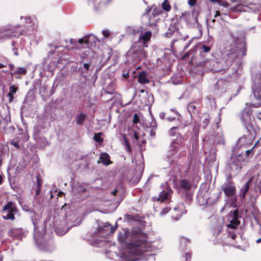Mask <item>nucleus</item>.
Returning <instances> with one entry per match:
<instances>
[{"label":"nucleus","instance_id":"f257e3e1","mask_svg":"<svg viewBox=\"0 0 261 261\" xmlns=\"http://www.w3.org/2000/svg\"><path fill=\"white\" fill-rule=\"evenodd\" d=\"M118 240L125 247L118 253L107 251L108 258L116 261H136L147 260L145 256H152V254L146 253L152 251L153 247L140 228L135 227L130 231L121 229L118 232Z\"/></svg>","mask_w":261,"mask_h":261},{"label":"nucleus","instance_id":"f03ea898","mask_svg":"<svg viewBox=\"0 0 261 261\" xmlns=\"http://www.w3.org/2000/svg\"><path fill=\"white\" fill-rule=\"evenodd\" d=\"M231 36L233 41V44L226 46L223 52V59L221 63L215 62L214 61H208L206 64L213 65V67H208L210 70L214 72H220L225 69L218 68L220 64L224 62L226 64V68H228L232 63L236 62V64L240 63L241 59L246 55V46L245 41V38L242 33L240 37H236L234 35L231 34Z\"/></svg>","mask_w":261,"mask_h":261},{"label":"nucleus","instance_id":"7ed1b4c3","mask_svg":"<svg viewBox=\"0 0 261 261\" xmlns=\"http://www.w3.org/2000/svg\"><path fill=\"white\" fill-rule=\"evenodd\" d=\"M34 216H32V221L34 226V237L35 241L37 246L40 249L47 251L52 252L55 247L52 240H47V234L45 233V229L43 228L42 232L37 230V221L35 218L36 214L33 212Z\"/></svg>","mask_w":261,"mask_h":261},{"label":"nucleus","instance_id":"20e7f679","mask_svg":"<svg viewBox=\"0 0 261 261\" xmlns=\"http://www.w3.org/2000/svg\"><path fill=\"white\" fill-rule=\"evenodd\" d=\"M117 226L116 224L114 227L111 226L109 223H106L103 226H100L97 229V232H95V235L97 236L98 238H100L101 236L103 239L94 237L92 245L97 247H101L104 245L105 240L107 239L106 237L113 233L116 230Z\"/></svg>","mask_w":261,"mask_h":261},{"label":"nucleus","instance_id":"39448f33","mask_svg":"<svg viewBox=\"0 0 261 261\" xmlns=\"http://www.w3.org/2000/svg\"><path fill=\"white\" fill-rule=\"evenodd\" d=\"M185 145L182 137L180 136L179 139L173 141L170 146V150L167 154V158L168 159L169 162L171 164L173 163L174 159H172V157L179 151L181 152L182 155L185 154Z\"/></svg>","mask_w":261,"mask_h":261},{"label":"nucleus","instance_id":"423d86ee","mask_svg":"<svg viewBox=\"0 0 261 261\" xmlns=\"http://www.w3.org/2000/svg\"><path fill=\"white\" fill-rule=\"evenodd\" d=\"M242 156L239 154L232 155L228 163L229 170L234 174H237L242 168Z\"/></svg>","mask_w":261,"mask_h":261},{"label":"nucleus","instance_id":"0eeeda50","mask_svg":"<svg viewBox=\"0 0 261 261\" xmlns=\"http://www.w3.org/2000/svg\"><path fill=\"white\" fill-rule=\"evenodd\" d=\"M261 91V82L259 81L258 83L255 82L252 86V94L251 95L252 98V103L251 105L254 108H258L261 105L260 99V92Z\"/></svg>","mask_w":261,"mask_h":261},{"label":"nucleus","instance_id":"6e6552de","mask_svg":"<svg viewBox=\"0 0 261 261\" xmlns=\"http://www.w3.org/2000/svg\"><path fill=\"white\" fill-rule=\"evenodd\" d=\"M43 224L44 227H45V228H46L47 226H48L49 228L52 227L54 228L57 234L59 236L64 235L68 231V229H63L61 230V228L58 226V224L54 221V218L51 219V217H48L44 220Z\"/></svg>","mask_w":261,"mask_h":261},{"label":"nucleus","instance_id":"1a4fd4ad","mask_svg":"<svg viewBox=\"0 0 261 261\" xmlns=\"http://www.w3.org/2000/svg\"><path fill=\"white\" fill-rule=\"evenodd\" d=\"M22 34V30H19L17 31L16 27L9 28L0 32V40L13 37H18L20 35Z\"/></svg>","mask_w":261,"mask_h":261},{"label":"nucleus","instance_id":"9d476101","mask_svg":"<svg viewBox=\"0 0 261 261\" xmlns=\"http://www.w3.org/2000/svg\"><path fill=\"white\" fill-rule=\"evenodd\" d=\"M228 220L229 223L227 225L228 228H236L240 224L238 220V211L237 210L230 211L229 213Z\"/></svg>","mask_w":261,"mask_h":261},{"label":"nucleus","instance_id":"9b49d317","mask_svg":"<svg viewBox=\"0 0 261 261\" xmlns=\"http://www.w3.org/2000/svg\"><path fill=\"white\" fill-rule=\"evenodd\" d=\"M222 190L227 197L233 196L236 193V187L234 184L230 181L225 182L222 186Z\"/></svg>","mask_w":261,"mask_h":261},{"label":"nucleus","instance_id":"f8f14e48","mask_svg":"<svg viewBox=\"0 0 261 261\" xmlns=\"http://www.w3.org/2000/svg\"><path fill=\"white\" fill-rule=\"evenodd\" d=\"M131 54L135 62H138L147 57V53L143 48L132 49Z\"/></svg>","mask_w":261,"mask_h":261},{"label":"nucleus","instance_id":"ddd939ff","mask_svg":"<svg viewBox=\"0 0 261 261\" xmlns=\"http://www.w3.org/2000/svg\"><path fill=\"white\" fill-rule=\"evenodd\" d=\"M252 142V136L251 135L244 136L238 140L237 145L238 147L246 148L251 146Z\"/></svg>","mask_w":261,"mask_h":261},{"label":"nucleus","instance_id":"4468645a","mask_svg":"<svg viewBox=\"0 0 261 261\" xmlns=\"http://www.w3.org/2000/svg\"><path fill=\"white\" fill-rule=\"evenodd\" d=\"M172 193L173 191L171 189V188L168 186H167L160 192L159 197L158 199L161 202L165 201L171 197Z\"/></svg>","mask_w":261,"mask_h":261},{"label":"nucleus","instance_id":"2eb2a0df","mask_svg":"<svg viewBox=\"0 0 261 261\" xmlns=\"http://www.w3.org/2000/svg\"><path fill=\"white\" fill-rule=\"evenodd\" d=\"M93 39L94 36L92 34L86 35L83 38L79 39L77 41V42L80 44L83 45L84 47L89 48L91 45H92L91 40H93Z\"/></svg>","mask_w":261,"mask_h":261},{"label":"nucleus","instance_id":"dca6fc26","mask_svg":"<svg viewBox=\"0 0 261 261\" xmlns=\"http://www.w3.org/2000/svg\"><path fill=\"white\" fill-rule=\"evenodd\" d=\"M9 236L13 238L21 239L25 236V231L22 228H12L9 231Z\"/></svg>","mask_w":261,"mask_h":261},{"label":"nucleus","instance_id":"f3484780","mask_svg":"<svg viewBox=\"0 0 261 261\" xmlns=\"http://www.w3.org/2000/svg\"><path fill=\"white\" fill-rule=\"evenodd\" d=\"M251 111L249 109H245L241 114V119L245 125H249L251 122Z\"/></svg>","mask_w":261,"mask_h":261},{"label":"nucleus","instance_id":"a211bd4d","mask_svg":"<svg viewBox=\"0 0 261 261\" xmlns=\"http://www.w3.org/2000/svg\"><path fill=\"white\" fill-rule=\"evenodd\" d=\"M253 6H254V5L247 6L240 4L237 5L233 8V10L236 12H250L251 11H255V10L253 9Z\"/></svg>","mask_w":261,"mask_h":261},{"label":"nucleus","instance_id":"6ab92c4d","mask_svg":"<svg viewBox=\"0 0 261 261\" xmlns=\"http://www.w3.org/2000/svg\"><path fill=\"white\" fill-rule=\"evenodd\" d=\"M192 187V183L186 179H182L180 180L179 185L177 186L178 190L183 189L186 191L189 190Z\"/></svg>","mask_w":261,"mask_h":261},{"label":"nucleus","instance_id":"aec40b11","mask_svg":"<svg viewBox=\"0 0 261 261\" xmlns=\"http://www.w3.org/2000/svg\"><path fill=\"white\" fill-rule=\"evenodd\" d=\"M252 182V179H250L248 180V181L245 184L244 187L240 190V196L242 198H244L245 197L246 194L248 192L249 188V186Z\"/></svg>","mask_w":261,"mask_h":261},{"label":"nucleus","instance_id":"412c9836","mask_svg":"<svg viewBox=\"0 0 261 261\" xmlns=\"http://www.w3.org/2000/svg\"><path fill=\"white\" fill-rule=\"evenodd\" d=\"M138 81L141 84H147L149 82L147 74L144 72H141L138 76Z\"/></svg>","mask_w":261,"mask_h":261},{"label":"nucleus","instance_id":"4be33fe9","mask_svg":"<svg viewBox=\"0 0 261 261\" xmlns=\"http://www.w3.org/2000/svg\"><path fill=\"white\" fill-rule=\"evenodd\" d=\"M151 35L152 33L151 31H147L144 33H142L139 37V41H142L143 44H145L146 42L150 40Z\"/></svg>","mask_w":261,"mask_h":261},{"label":"nucleus","instance_id":"5701e85b","mask_svg":"<svg viewBox=\"0 0 261 261\" xmlns=\"http://www.w3.org/2000/svg\"><path fill=\"white\" fill-rule=\"evenodd\" d=\"M17 211H7L3 212V218L5 220H13L15 219L14 213Z\"/></svg>","mask_w":261,"mask_h":261},{"label":"nucleus","instance_id":"b1692460","mask_svg":"<svg viewBox=\"0 0 261 261\" xmlns=\"http://www.w3.org/2000/svg\"><path fill=\"white\" fill-rule=\"evenodd\" d=\"M99 159L103 164L105 165H109L111 163L110 161V157L107 153H102L100 154Z\"/></svg>","mask_w":261,"mask_h":261},{"label":"nucleus","instance_id":"393cba45","mask_svg":"<svg viewBox=\"0 0 261 261\" xmlns=\"http://www.w3.org/2000/svg\"><path fill=\"white\" fill-rule=\"evenodd\" d=\"M3 211H17L16 207L14 205L12 201L8 202L3 207Z\"/></svg>","mask_w":261,"mask_h":261},{"label":"nucleus","instance_id":"a878e982","mask_svg":"<svg viewBox=\"0 0 261 261\" xmlns=\"http://www.w3.org/2000/svg\"><path fill=\"white\" fill-rule=\"evenodd\" d=\"M146 127L148 128H156V122L155 120L152 118V117H150V120H148L146 122Z\"/></svg>","mask_w":261,"mask_h":261},{"label":"nucleus","instance_id":"bb28decb","mask_svg":"<svg viewBox=\"0 0 261 261\" xmlns=\"http://www.w3.org/2000/svg\"><path fill=\"white\" fill-rule=\"evenodd\" d=\"M197 199L201 205L206 204L208 202L207 197L205 196V197H203V195L202 194H200L198 195Z\"/></svg>","mask_w":261,"mask_h":261},{"label":"nucleus","instance_id":"cd10ccee","mask_svg":"<svg viewBox=\"0 0 261 261\" xmlns=\"http://www.w3.org/2000/svg\"><path fill=\"white\" fill-rule=\"evenodd\" d=\"M187 109L190 115L192 116V114L195 113L196 106L194 103H190L188 105Z\"/></svg>","mask_w":261,"mask_h":261},{"label":"nucleus","instance_id":"c85d7f7f","mask_svg":"<svg viewBox=\"0 0 261 261\" xmlns=\"http://www.w3.org/2000/svg\"><path fill=\"white\" fill-rule=\"evenodd\" d=\"M85 119V116L83 114H80L76 117V123L81 125Z\"/></svg>","mask_w":261,"mask_h":261},{"label":"nucleus","instance_id":"c756f323","mask_svg":"<svg viewBox=\"0 0 261 261\" xmlns=\"http://www.w3.org/2000/svg\"><path fill=\"white\" fill-rule=\"evenodd\" d=\"M146 98H147V101L145 102L146 105H150L153 102L154 98L153 96L151 94L147 93Z\"/></svg>","mask_w":261,"mask_h":261},{"label":"nucleus","instance_id":"7c9ffc66","mask_svg":"<svg viewBox=\"0 0 261 261\" xmlns=\"http://www.w3.org/2000/svg\"><path fill=\"white\" fill-rule=\"evenodd\" d=\"M101 135H102L101 133H98L95 134L94 136V138H93L94 140L98 143L102 142L103 139L101 137Z\"/></svg>","mask_w":261,"mask_h":261},{"label":"nucleus","instance_id":"2f4dec72","mask_svg":"<svg viewBox=\"0 0 261 261\" xmlns=\"http://www.w3.org/2000/svg\"><path fill=\"white\" fill-rule=\"evenodd\" d=\"M27 72V69L25 67H18L14 71V74H24Z\"/></svg>","mask_w":261,"mask_h":261},{"label":"nucleus","instance_id":"473e14b6","mask_svg":"<svg viewBox=\"0 0 261 261\" xmlns=\"http://www.w3.org/2000/svg\"><path fill=\"white\" fill-rule=\"evenodd\" d=\"M257 143L250 149H247L245 151V155L246 157H249L250 156H252L254 154L253 149L255 147Z\"/></svg>","mask_w":261,"mask_h":261},{"label":"nucleus","instance_id":"72a5a7b5","mask_svg":"<svg viewBox=\"0 0 261 261\" xmlns=\"http://www.w3.org/2000/svg\"><path fill=\"white\" fill-rule=\"evenodd\" d=\"M162 8L166 11H169L170 10L171 7L167 0H165L162 3Z\"/></svg>","mask_w":261,"mask_h":261},{"label":"nucleus","instance_id":"f704fd0d","mask_svg":"<svg viewBox=\"0 0 261 261\" xmlns=\"http://www.w3.org/2000/svg\"><path fill=\"white\" fill-rule=\"evenodd\" d=\"M211 47L210 46H206L203 44L200 46V53H208L211 50Z\"/></svg>","mask_w":261,"mask_h":261},{"label":"nucleus","instance_id":"c9c22d12","mask_svg":"<svg viewBox=\"0 0 261 261\" xmlns=\"http://www.w3.org/2000/svg\"><path fill=\"white\" fill-rule=\"evenodd\" d=\"M210 121V118L209 116H206L205 118H204L202 121V126L204 128H205L209 124Z\"/></svg>","mask_w":261,"mask_h":261},{"label":"nucleus","instance_id":"e433bc0d","mask_svg":"<svg viewBox=\"0 0 261 261\" xmlns=\"http://www.w3.org/2000/svg\"><path fill=\"white\" fill-rule=\"evenodd\" d=\"M57 64L55 62H50L48 65V69L50 71H53L56 67Z\"/></svg>","mask_w":261,"mask_h":261},{"label":"nucleus","instance_id":"4c0bfd02","mask_svg":"<svg viewBox=\"0 0 261 261\" xmlns=\"http://www.w3.org/2000/svg\"><path fill=\"white\" fill-rule=\"evenodd\" d=\"M177 127H172L169 131V134L171 136H174L176 134L175 130L177 129Z\"/></svg>","mask_w":261,"mask_h":261},{"label":"nucleus","instance_id":"58836bf2","mask_svg":"<svg viewBox=\"0 0 261 261\" xmlns=\"http://www.w3.org/2000/svg\"><path fill=\"white\" fill-rule=\"evenodd\" d=\"M170 210V208L169 207H167L164 208L161 213V215L163 216V215L166 214L167 213H168L169 212Z\"/></svg>","mask_w":261,"mask_h":261},{"label":"nucleus","instance_id":"ea45409f","mask_svg":"<svg viewBox=\"0 0 261 261\" xmlns=\"http://www.w3.org/2000/svg\"><path fill=\"white\" fill-rule=\"evenodd\" d=\"M156 128H149V133H150V136L152 137H154L155 135V129Z\"/></svg>","mask_w":261,"mask_h":261},{"label":"nucleus","instance_id":"a19ab883","mask_svg":"<svg viewBox=\"0 0 261 261\" xmlns=\"http://www.w3.org/2000/svg\"><path fill=\"white\" fill-rule=\"evenodd\" d=\"M139 121V117L137 114H135L133 117V122L134 124L137 123Z\"/></svg>","mask_w":261,"mask_h":261},{"label":"nucleus","instance_id":"79ce46f5","mask_svg":"<svg viewBox=\"0 0 261 261\" xmlns=\"http://www.w3.org/2000/svg\"><path fill=\"white\" fill-rule=\"evenodd\" d=\"M17 91V88L15 87L14 85L11 86L9 88V93H14Z\"/></svg>","mask_w":261,"mask_h":261},{"label":"nucleus","instance_id":"37998d69","mask_svg":"<svg viewBox=\"0 0 261 261\" xmlns=\"http://www.w3.org/2000/svg\"><path fill=\"white\" fill-rule=\"evenodd\" d=\"M42 182L39 176L37 177L36 188H40Z\"/></svg>","mask_w":261,"mask_h":261},{"label":"nucleus","instance_id":"c03bdc74","mask_svg":"<svg viewBox=\"0 0 261 261\" xmlns=\"http://www.w3.org/2000/svg\"><path fill=\"white\" fill-rule=\"evenodd\" d=\"M189 241L188 240V239L187 238H184V237H182L180 241V243L181 245H182V244H184V243H189Z\"/></svg>","mask_w":261,"mask_h":261},{"label":"nucleus","instance_id":"a18cd8bd","mask_svg":"<svg viewBox=\"0 0 261 261\" xmlns=\"http://www.w3.org/2000/svg\"><path fill=\"white\" fill-rule=\"evenodd\" d=\"M102 34L105 37H108L110 35V31L108 30H103L102 32Z\"/></svg>","mask_w":261,"mask_h":261},{"label":"nucleus","instance_id":"49530a36","mask_svg":"<svg viewBox=\"0 0 261 261\" xmlns=\"http://www.w3.org/2000/svg\"><path fill=\"white\" fill-rule=\"evenodd\" d=\"M183 257L185 258V261H190L191 255L189 253H186Z\"/></svg>","mask_w":261,"mask_h":261},{"label":"nucleus","instance_id":"de8ad7c7","mask_svg":"<svg viewBox=\"0 0 261 261\" xmlns=\"http://www.w3.org/2000/svg\"><path fill=\"white\" fill-rule=\"evenodd\" d=\"M11 144L17 148H19L20 147L19 143L17 141H12L11 142Z\"/></svg>","mask_w":261,"mask_h":261},{"label":"nucleus","instance_id":"09e8293b","mask_svg":"<svg viewBox=\"0 0 261 261\" xmlns=\"http://www.w3.org/2000/svg\"><path fill=\"white\" fill-rule=\"evenodd\" d=\"M90 64L89 63H84L83 66L84 68L86 69V72H87L89 70Z\"/></svg>","mask_w":261,"mask_h":261},{"label":"nucleus","instance_id":"8fccbe9b","mask_svg":"<svg viewBox=\"0 0 261 261\" xmlns=\"http://www.w3.org/2000/svg\"><path fill=\"white\" fill-rule=\"evenodd\" d=\"M165 113L163 112H160L159 114V117L162 119H165Z\"/></svg>","mask_w":261,"mask_h":261},{"label":"nucleus","instance_id":"3c124183","mask_svg":"<svg viewBox=\"0 0 261 261\" xmlns=\"http://www.w3.org/2000/svg\"><path fill=\"white\" fill-rule=\"evenodd\" d=\"M40 193V188H36L35 197L38 196Z\"/></svg>","mask_w":261,"mask_h":261},{"label":"nucleus","instance_id":"603ef678","mask_svg":"<svg viewBox=\"0 0 261 261\" xmlns=\"http://www.w3.org/2000/svg\"><path fill=\"white\" fill-rule=\"evenodd\" d=\"M22 208L23 210H24L25 211H27V212L30 211V209H29V207L26 205H22Z\"/></svg>","mask_w":261,"mask_h":261},{"label":"nucleus","instance_id":"864d4df0","mask_svg":"<svg viewBox=\"0 0 261 261\" xmlns=\"http://www.w3.org/2000/svg\"><path fill=\"white\" fill-rule=\"evenodd\" d=\"M188 3L190 6H193L195 4L196 0H188Z\"/></svg>","mask_w":261,"mask_h":261},{"label":"nucleus","instance_id":"5fc2aeb1","mask_svg":"<svg viewBox=\"0 0 261 261\" xmlns=\"http://www.w3.org/2000/svg\"><path fill=\"white\" fill-rule=\"evenodd\" d=\"M114 89L112 88L110 91H109L108 90H106V92H107L108 94H112L114 93Z\"/></svg>","mask_w":261,"mask_h":261},{"label":"nucleus","instance_id":"6e6d98bb","mask_svg":"<svg viewBox=\"0 0 261 261\" xmlns=\"http://www.w3.org/2000/svg\"><path fill=\"white\" fill-rule=\"evenodd\" d=\"M8 96L10 98V100H12V99H13V93H8Z\"/></svg>","mask_w":261,"mask_h":261},{"label":"nucleus","instance_id":"4d7b16f0","mask_svg":"<svg viewBox=\"0 0 261 261\" xmlns=\"http://www.w3.org/2000/svg\"><path fill=\"white\" fill-rule=\"evenodd\" d=\"M222 227L220 226L218 229V232H217L216 235H218L219 233H220L222 231Z\"/></svg>","mask_w":261,"mask_h":261},{"label":"nucleus","instance_id":"13d9d810","mask_svg":"<svg viewBox=\"0 0 261 261\" xmlns=\"http://www.w3.org/2000/svg\"><path fill=\"white\" fill-rule=\"evenodd\" d=\"M230 237L232 240L235 239L236 237V234L235 233H232L230 234Z\"/></svg>","mask_w":261,"mask_h":261},{"label":"nucleus","instance_id":"bf43d9fd","mask_svg":"<svg viewBox=\"0 0 261 261\" xmlns=\"http://www.w3.org/2000/svg\"><path fill=\"white\" fill-rule=\"evenodd\" d=\"M219 15H220L219 11H215V14L214 15V17H217Z\"/></svg>","mask_w":261,"mask_h":261},{"label":"nucleus","instance_id":"052dcab7","mask_svg":"<svg viewBox=\"0 0 261 261\" xmlns=\"http://www.w3.org/2000/svg\"><path fill=\"white\" fill-rule=\"evenodd\" d=\"M131 150V148H130V146L128 145V144H127V146H126V150L128 152H129Z\"/></svg>","mask_w":261,"mask_h":261},{"label":"nucleus","instance_id":"680f3d73","mask_svg":"<svg viewBox=\"0 0 261 261\" xmlns=\"http://www.w3.org/2000/svg\"><path fill=\"white\" fill-rule=\"evenodd\" d=\"M167 119L169 121H174L175 118H173V117H168L167 118Z\"/></svg>","mask_w":261,"mask_h":261},{"label":"nucleus","instance_id":"e2e57ef3","mask_svg":"<svg viewBox=\"0 0 261 261\" xmlns=\"http://www.w3.org/2000/svg\"><path fill=\"white\" fill-rule=\"evenodd\" d=\"M172 34V33L171 32V33L167 32L166 33V36L167 37H170L171 36Z\"/></svg>","mask_w":261,"mask_h":261},{"label":"nucleus","instance_id":"0e129e2a","mask_svg":"<svg viewBox=\"0 0 261 261\" xmlns=\"http://www.w3.org/2000/svg\"><path fill=\"white\" fill-rule=\"evenodd\" d=\"M117 192V191L116 190H114V191L112 192V194L113 195H116Z\"/></svg>","mask_w":261,"mask_h":261},{"label":"nucleus","instance_id":"69168bd1","mask_svg":"<svg viewBox=\"0 0 261 261\" xmlns=\"http://www.w3.org/2000/svg\"><path fill=\"white\" fill-rule=\"evenodd\" d=\"M25 19L27 22H30V18L29 17H25Z\"/></svg>","mask_w":261,"mask_h":261},{"label":"nucleus","instance_id":"338daca9","mask_svg":"<svg viewBox=\"0 0 261 261\" xmlns=\"http://www.w3.org/2000/svg\"><path fill=\"white\" fill-rule=\"evenodd\" d=\"M6 66V65H4L3 64H0V68H2L5 67Z\"/></svg>","mask_w":261,"mask_h":261},{"label":"nucleus","instance_id":"774afa93","mask_svg":"<svg viewBox=\"0 0 261 261\" xmlns=\"http://www.w3.org/2000/svg\"><path fill=\"white\" fill-rule=\"evenodd\" d=\"M134 138L136 139V140H138V136L137 135V134L136 133H135L134 134Z\"/></svg>","mask_w":261,"mask_h":261}]
</instances>
